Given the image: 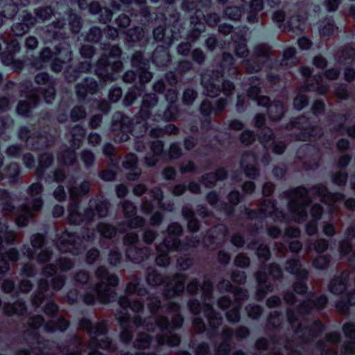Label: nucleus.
<instances>
[{"instance_id": "nucleus-27", "label": "nucleus", "mask_w": 355, "mask_h": 355, "mask_svg": "<svg viewBox=\"0 0 355 355\" xmlns=\"http://www.w3.org/2000/svg\"><path fill=\"white\" fill-rule=\"evenodd\" d=\"M276 208L270 200H264L258 211L246 209L247 218L249 220L263 219L275 214Z\"/></svg>"}, {"instance_id": "nucleus-36", "label": "nucleus", "mask_w": 355, "mask_h": 355, "mask_svg": "<svg viewBox=\"0 0 355 355\" xmlns=\"http://www.w3.org/2000/svg\"><path fill=\"white\" fill-rule=\"evenodd\" d=\"M125 5L134 4L135 6L139 8L141 19L140 21L142 24H146L150 21L154 19L153 15L150 14L148 8H146L143 4L146 0H119Z\"/></svg>"}, {"instance_id": "nucleus-19", "label": "nucleus", "mask_w": 355, "mask_h": 355, "mask_svg": "<svg viewBox=\"0 0 355 355\" xmlns=\"http://www.w3.org/2000/svg\"><path fill=\"white\" fill-rule=\"evenodd\" d=\"M89 288L96 293L98 302L101 304H108L110 302H116L118 298L116 291L110 288L103 281L95 284H90Z\"/></svg>"}, {"instance_id": "nucleus-32", "label": "nucleus", "mask_w": 355, "mask_h": 355, "mask_svg": "<svg viewBox=\"0 0 355 355\" xmlns=\"http://www.w3.org/2000/svg\"><path fill=\"white\" fill-rule=\"evenodd\" d=\"M348 277L343 274L334 277L328 284V289L334 295L342 296L346 291Z\"/></svg>"}, {"instance_id": "nucleus-47", "label": "nucleus", "mask_w": 355, "mask_h": 355, "mask_svg": "<svg viewBox=\"0 0 355 355\" xmlns=\"http://www.w3.org/2000/svg\"><path fill=\"white\" fill-rule=\"evenodd\" d=\"M125 256L127 259H130L131 261L139 263L144 259L146 254L143 248L132 245L127 248Z\"/></svg>"}, {"instance_id": "nucleus-61", "label": "nucleus", "mask_w": 355, "mask_h": 355, "mask_svg": "<svg viewBox=\"0 0 355 355\" xmlns=\"http://www.w3.org/2000/svg\"><path fill=\"white\" fill-rule=\"evenodd\" d=\"M302 267L301 261L298 254L293 256L286 261V270L291 275H293Z\"/></svg>"}, {"instance_id": "nucleus-33", "label": "nucleus", "mask_w": 355, "mask_h": 355, "mask_svg": "<svg viewBox=\"0 0 355 355\" xmlns=\"http://www.w3.org/2000/svg\"><path fill=\"white\" fill-rule=\"evenodd\" d=\"M98 89V85L92 78H85L84 81L76 86V94L80 98L85 99L87 94H94Z\"/></svg>"}, {"instance_id": "nucleus-29", "label": "nucleus", "mask_w": 355, "mask_h": 355, "mask_svg": "<svg viewBox=\"0 0 355 355\" xmlns=\"http://www.w3.org/2000/svg\"><path fill=\"white\" fill-rule=\"evenodd\" d=\"M82 343L79 337L74 334L65 343L60 345L59 349L64 355H82Z\"/></svg>"}, {"instance_id": "nucleus-46", "label": "nucleus", "mask_w": 355, "mask_h": 355, "mask_svg": "<svg viewBox=\"0 0 355 355\" xmlns=\"http://www.w3.org/2000/svg\"><path fill=\"white\" fill-rule=\"evenodd\" d=\"M227 176L224 168H219L216 173H207L202 176V182L207 187H212L216 180H223Z\"/></svg>"}, {"instance_id": "nucleus-25", "label": "nucleus", "mask_w": 355, "mask_h": 355, "mask_svg": "<svg viewBox=\"0 0 355 355\" xmlns=\"http://www.w3.org/2000/svg\"><path fill=\"white\" fill-rule=\"evenodd\" d=\"M37 19L30 12L23 11L21 15V21L15 23L12 26V31L15 35L21 36L28 32L29 29L35 26Z\"/></svg>"}, {"instance_id": "nucleus-18", "label": "nucleus", "mask_w": 355, "mask_h": 355, "mask_svg": "<svg viewBox=\"0 0 355 355\" xmlns=\"http://www.w3.org/2000/svg\"><path fill=\"white\" fill-rule=\"evenodd\" d=\"M108 205L105 201L91 200L89 207L85 210L84 216L79 220H94L105 217L107 214Z\"/></svg>"}, {"instance_id": "nucleus-48", "label": "nucleus", "mask_w": 355, "mask_h": 355, "mask_svg": "<svg viewBox=\"0 0 355 355\" xmlns=\"http://www.w3.org/2000/svg\"><path fill=\"white\" fill-rule=\"evenodd\" d=\"M17 6L11 0H0V15L6 18L12 17L17 12Z\"/></svg>"}, {"instance_id": "nucleus-8", "label": "nucleus", "mask_w": 355, "mask_h": 355, "mask_svg": "<svg viewBox=\"0 0 355 355\" xmlns=\"http://www.w3.org/2000/svg\"><path fill=\"white\" fill-rule=\"evenodd\" d=\"M121 51L116 46H112L108 53H105L98 61L96 73L103 80H114L116 73L122 69V62L118 59Z\"/></svg>"}, {"instance_id": "nucleus-44", "label": "nucleus", "mask_w": 355, "mask_h": 355, "mask_svg": "<svg viewBox=\"0 0 355 355\" xmlns=\"http://www.w3.org/2000/svg\"><path fill=\"white\" fill-rule=\"evenodd\" d=\"M146 281L149 286H155L164 283V277L155 268H148L146 274Z\"/></svg>"}, {"instance_id": "nucleus-2", "label": "nucleus", "mask_w": 355, "mask_h": 355, "mask_svg": "<svg viewBox=\"0 0 355 355\" xmlns=\"http://www.w3.org/2000/svg\"><path fill=\"white\" fill-rule=\"evenodd\" d=\"M55 52H51L49 47L44 48L39 56L33 59H28V64L36 69H42L46 66L54 54L56 58L51 64V69L54 72H59L62 69V64L71 60V52L69 46L65 42H60L55 45ZM21 47L17 40H12L7 43L6 50L1 53L2 62L7 66L11 67L15 71L22 69L24 62L27 60L15 59V56L20 51Z\"/></svg>"}, {"instance_id": "nucleus-16", "label": "nucleus", "mask_w": 355, "mask_h": 355, "mask_svg": "<svg viewBox=\"0 0 355 355\" xmlns=\"http://www.w3.org/2000/svg\"><path fill=\"white\" fill-rule=\"evenodd\" d=\"M297 128L300 132L296 135V139L302 141L315 139L322 135L321 128L318 126L311 127L309 119L304 116L300 118L287 125V128Z\"/></svg>"}, {"instance_id": "nucleus-51", "label": "nucleus", "mask_w": 355, "mask_h": 355, "mask_svg": "<svg viewBox=\"0 0 355 355\" xmlns=\"http://www.w3.org/2000/svg\"><path fill=\"white\" fill-rule=\"evenodd\" d=\"M227 199L230 204H224L223 209L227 215H230L234 211V207L240 202V193L239 191H232L229 193Z\"/></svg>"}, {"instance_id": "nucleus-37", "label": "nucleus", "mask_w": 355, "mask_h": 355, "mask_svg": "<svg viewBox=\"0 0 355 355\" xmlns=\"http://www.w3.org/2000/svg\"><path fill=\"white\" fill-rule=\"evenodd\" d=\"M205 315L209 320L210 327L216 330L223 320L221 315L216 312L210 304H205Z\"/></svg>"}, {"instance_id": "nucleus-38", "label": "nucleus", "mask_w": 355, "mask_h": 355, "mask_svg": "<svg viewBox=\"0 0 355 355\" xmlns=\"http://www.w3.org/2000/svg\"><path fill=\"white\" fill-rule=\"evenodd\" d=\"M325 329L324 324L320 320H314L310 326L303 327L299 324L296 329L297 332H301L303 330L309 331L311 337H317L320 336Z\"/></svg>"}, {"instance_id": "nucleus-35", "label": "nucleus", "mask_w": 355, "mask_h": 355, "mask_svg": "<svg viewBox=\"0 0 355 355\" xmlns=\"http://www.w3.org/2000/svg\"><path fill=\"white\" fill-rule=\"evenodd\" d=\"M161 248L168 250L169 252L174 251L187 250L190 246L187 241H182L178 237L164 240L160 243Z\"/></svg>"}, {"instance_id": "nucleus-6", "label": "nucleus", "mask_w": 355, "mask_h": 355, "mask_svg": "<svg viewBox=\"0 0 355 355\" xmlns=\"http://www.w3.org/2000/svg\"><path fill=\"white\" fill-rule=\"evenodd\" d=\"M35 80L40 87L38 89H22V95L26 98L21 101L17 106V112L21 115H27L39 102L38 92L44 96L47 103H50L55 98L54 80L50 78L46 73H39L36 75Z\"/></svg>"}, {"instance_id": "nucleus-41", "label": "nucleus", "mask_w": 355, "mask_h": 355, "mask_svg": "<svg viewBox=\"0 0 355 355\" xmlns=\"http://www.w3.org/2000/svg\"><path fill=\"white\" fill-rule=\"evenodd\" d=\"M90 182L85 180L82 182L78 186L70 187L69 192L70 198L74 200L78 198L85 196L90 189Z\"/></svg>"}, {"instance_id": "nucleus-50", "label": "nucleus", "mask_w": 355, "mask_h": 355, "mask_svg": "<svg viewBox=\"0 0 355 355\" xmlns=\"http://www.w3.org/2000/svg\"><path fill=\"white\" fill-rule=\"evenodd\" d=\"M153 341V336L146 332L139 334L133 343V347L137 349H146L150 347Z\"/></svg>"}, {"instance_id": "nucleus-42", "label": "nucleus", "mask_w": 355, "mask_h": 355, "mask_svg": "<svg viewBox=\"0 0 355 355\" xmlns=\"http://www.w3.org/2000/svg\"><path fill=\"white\" fill-rule=\"evenodd\" d=\"M168 332V334L157 337V343L159 345H164L166 343L168 346L171 347H178L181 343V337L179 334L173 332V331H166Z\"/></svg>"}, {"instance_id": "nucleus-4", "label": "nucleus", "mask_w": 355, "mask_h": 355, "mask_svg": "<svg viewBox=\"0 0 355 355\" xmlns=\"http://www.w3.org/2000/svg\"><path fill=\"white\" fill-rule=\"evenodd\" d=\"M220 71H213L211 74L205 73L201 76V83L207 96L214 97L220 92L227 96L234 89V85L230 81L223 80V76L227 73L228 76H236L239 73L234 65V59L230 53H224L220 64Z\"/></svg>"}, {"instance_id": "nucleus-11", "label": "nucleus", "mask_w": 355, "mask_h": 355, "mask_svg": "<svg viewBox=\"0 0 355 355\" xmlns=\"http://www.w3.org/2000/svg\"><path fill=\"white\" fill-rule=\"evenodd\" d=\"M288 198L289 211L299 219L306 216V207L311 202L308 190L303 187H297L290 191Z\"/></svg>"}, {"instance_id": "nucleus-56", "label": "nucleus", "mask_w": 355, "mask_h": 355, "mask_svg": "<svg viewBox=\"0 0 355 355\" xmlns=\"http://www.w3.org/2000/svg\"><path fill=\"white\" fill-rule=\"evenodd\" d=\"M330 261V254H318L313 259L312 266L318 270H325L328 268Z\"/></svg>"}, {"instance_id": "nucleus-54", "label": "nucleus", "mask_w": 355, "mask_h": 355, "mask_svg": "<svg viewBox=\"0 0 355 355\" xmlns=\"http://www.w3.org/2000/svg\"><path fill=\"white\" fill-rule=\"evenodd\" d=\"M101 235L105 239H112L116 236L117 230L110 223H96Z\"/></svg>"}, {"instance_id": "nucleus-60", "label": "nucleus", "mask_w": 355, "mask_h": 355, "mask_svg": "<svg viewBox=\"0 0 355 355\" xmlns=\"http://www.w3.org/2000/svg\"><path fill=\"white\" fill-rule=\"evenodd\" d=\"M178 128L174 124H168L164 128H153L150 130V135L155 137H159L165 134H175L178 132Z\"/></svg>"}, {"instance_id": "nucleus-31", "label": "nucleus", "mask_w": 355, "mask_h": 355, "mask_svg": "<svg viewBox=\"0 0 355 355\" xmlns=\"http://www.w3.org/2000/svg\"><path fill=\"white\" fill-rule=\"evenodd\" d=\"M256 163L257 157L253 153H246L242 157L241 165L247 177L255 178L259 175L258 169L255 166Z\"/></svg>"}, {"instance_id": "nucleus-15", "label": "nucleus", "mask_w": 355, "mask_h": 355, "mask_svg": "<svg viewBox=\"0 0 355 355\" xmlns=\"http://www.w3.org/2000/svg\"><path fill=\"white\" fill-rule=\"evenodd\" d=\"M187 279L188 276L186 274L182 272L175 273L172 277L174 284H171L170 282H167L164 285L162 291L163 298L169 300L182 296L185 291Z\"/></svg>"}, {"instance_id": "nucleus-30", "label": "nucleus", "mask_w": 355, "mask_h": 355, "mask_svg": "<svg viewBox=\"0 0 355 355\" xmlns=\"http://www.w3.org/2000/svg\"><path fill=\"white\" fill-rule=\"evenodd\" d=\"M150 195L154 198L153 202L148 200L145 201L141 207L144 212L146 214L153 213L155 207L166 209L162 203L163 193L159 188L153 189L150 191Z\"/></svg>"}, {"instance_id": "nucleus-52", "label": "nucleus", "mask_w": 355, "mask_h": 355, "mask_svg": "<svg viewBox=\"0 0 355 355\" xmlns=\"http://www.w3.org/2000/svg\"><path fill=\"white\" fill-rule=\"evenodd\" d=\"M189 347L193 350L195 355L210 354L209 345L205 341H202L198 343L195 340H191L189 344Z\"/></svg>"}, {"instance_id": "nucleus-43", "label": "nucleus", "mask_w": 355, "mask_h": 355, "mask_svg": "<svg viewBox=\"0 0 355 355\" xmlns=\"http://www.w3.org/2000/svg\"><path fill=\"white\" fill-rule=\"evenodd\" d=\"M89 11L92 14L99 13L100 21L106 23L110 21L112 17V12L107 8H102L97 2H93L89 5Z\"/></svg>"}, {"instance_id": "nucleus-12", "label": "nucleus", "mask_w": 355, "mask_h": 355, "mask_svg": "<svg viewBox=\"0 0 355 355\" xmlns=\"http://www.w3.org/2000/svg\"><path fill=\"white\" fill-rule=\"evenodd\" d=\"M85 135V130L80 126L75 125L71 130V139L70 140L71 146L73 148L64 150L61 155L60 159L65 165H72L76 160V150L81 146L83 138Z\"/></svg>"}, {"instance_id": "nucleus-17", "label": "nucleus", "mask_w": 355, "mask_h": 355, "mask_svg": "<svg viewBox=\"0 0 355 355\" xmlns=\"http://www.w3.org/2000/svg\"><path fill=\"white\" fill-rule=\"evenodd\" d=\"M147 148H149V151L144 157L145 164L148 166H153L156 164L163 152V142L157 140L150 145H146L143 141H138L135 144V149L138 152H143Z\"/></svg>"}, {"instance_id": "nucleus-53", "label": "nucleus", "mask_w": 355, "mask_h": 355, "mask_svg": "<svg viewBox=\"0 0 355 355\" xmlns=\"http://www.w3.org/2000/svg\"><path fill=\"white\" fill-rule=\"evenodd\" d=\"M90 68L91 64L89 61L83 62L80 64L78 71L72 69L71 68L68 69L65 71L66 78L69 82L75 81L76 78L79 76V71H87L90 69Z\"/></svg>"}, {"instance_id": "nucleus-64", "label": "nucleus", "mask_w": 355, "mask_h": 355, "mask_svg": "<svg viewBox=\"0 0 355 355\" xmlns=\"http://www.w3.org/2000/svg\"><path fill=\"white\" fill-rule=\"evenodd\" d=\"M352 61H355V49L345 47L340 51L338 62L351 63Z\"/></svg>"}, {"instance_id": "nucleus-22", "label": "nucleus", "mask_w": 355, "mask_h": 355, "mask_svg": "<svg viewBox=\"0 0 355 355\" xmlns=\"http://www.w3.org/2000/svg\"><path fill=\"white\" fill-rule=\"evenodd\" d=\"M153 36L155 40L163 41L167 46H170L175 40H178L180 35V30L173 25L172 27L168 26L163 28L159 26L153 31Z\"/></svg>"}, {"instance_id": "nucleus-14", "label": "nucleus", "mask_w": 355, "mask_h": 355, "mask_svg": "<svg viewBox=\"0 0 355 355\" xmlns=\"http://www.w3.org/2000/svg\"><path fill=\"white\" fill-rule=\"evenodd\" d=\"M269 47L266 44L256 46L250 59L243 61L248 73H252L260 71L263 63L269 58Z\"/></svg>"}, {"instance_id": "nucleus-45", "label": "nucleus", "mask_w": 355, "mask_h": 355, "mask_svg": "<svg viewBox=\"0 0 355 355\" xmlns=\"http://www.w3.org/2000/svg\"><path fill=\"white\" fill-rule=\"evenodd\" d=\"M249 8L248 21L250 23L257 22L259 19L258 12L263 8V0H251Z\"/></svg>"}, {"instance_id": "nucleus-10", "label": "nucleus", "mask_w": 355, "mask_h": 355, "mask_svg": "<svg viewBox=\"0 0 355 355\" xmlns=\"http://www.w3.org/2000/svg\"><path fill=\"white\" fill-rule=\"evenodd\" d=\"M329 89V85L324 80V77L313 76L309 77L305 83V86L300 88L293 101V105L297 110H302L308 104V98L305 94L307 91L316 92L324 94Z\"/></svg>"}, {"instance_id": "nucleus-39", "label": "nucleus", "mask_w": 355, "mask_h": 355, "mask_svg": "<svg viewBox=\"0 0 355 355\" xmlns=\"http://www.w3.org/2000/svg\"><path fill=\"white\" fill-rule=\"evenodd\" d=\"M153 62L158 66L167 64L170 61V56L167 47L158 46L154 51L152 57Z\"/></svg>"}, {"instance_id": "nucleus-1", "label": "nucleus", "mask_w": 355, "mask_h": 355, "mask_svg": "<svg viewBox=\"0 0 355 355\" xmlns=\"http://www.w3.org/2000/svg\"><path fill=\"white\" fill-rule=\"evenodd\" d=\"M166 100L170 103L164 112L160 110L157 103V98L155 94H146L141 107V121H137L132 127L131 119L121 112H116L113 116L112 123V136L115 141H125L129 139V134L137 137L142 136L147 130L149 121H172L178 116V107L175 103L178 100V92L170 89L166 94Z\"/></svg>"}, {"instance_id": "nucleus-3", "label": "nucleus", "mask_w": 355, "mask_h": 355, "mask_svg": "<svg viewBox=\"0 0 355 355\" xmlns=\"http://www.w3.org/2000/svg\"><path fill=\"white\" fill-rule=\"evenodd\" d=\"M35 12L37 18L44 22L52 20L51 24L45 28V35L43 36L45 42H51V38L56 40L66 33L67 29L71 30L73 33H78L80 29V19L65 6L58 7L56 11H53L49 6L40 8L36 9Z\"/></svg>"}, {"instance_id": "nucleus-40", "label": "nucleus", "mask_w": 355, "mask_h": 355, "mask_svg": "<svg viewBox=\"0 0 355 355\" xmlns=\"http://www.w3.org/2000/svg\"><path fill=\"white\" fill-rule=\"evenodd\" d=\"M125 291L129 295L137 294L139 296L144 297L148 294V289L139 281L129 282L126 284Z\"/></svg>"}, {"instance_id": "nucleus-9", "label": "nucleus", "mask_w": 355, "mask_h": 355, "mask_svg": "<svg viewBox=\"0 0 355 355\" xmlns=\"http://www.w3.org/2000/svg\"><path fill=\"white\" fill-rule=\"evenodd\" d=\"M260 82L257 77L250 78V87L248 91V96L252 100H255L257 104L261 106H268V114L272 120H279L284 112V107L282 102L275 101L270 103V99L266 96H259L260 92Z\"/></svg>"}, {"instance_id": "nucleus-49", "label": "nucleus", "mask_w": 355, "mask_h": 355, "mask_svg": "<svg viewBox=\"0 0 355 355\" xmlns=\"http://www.w3.org/2000/svg\"><path fill=\"white\" fill-rule=\"evenodd\" d=\"M261 269H267L268 275H270L274 280H281L283 278V271L280 266L276 263L272 262L269 264L262 263L260 265Z\"/></svg>"}, {"instance_id": "nucleus-5", "label": "nucleus", "mask_w": 355, "mask_h": 355, "mask_svg": "<svg viewBox=\"0 0 355 355\" xmlns=\"http://www.w3.org/2000/svg\"><path fill=\"white\" fill-rule=\"evenodd\" d=\"M42 191V186L40 183L31 184L28 190V194L32 198L31 202H28L20 208L15 209L12 205V199L10 194L3 189H0V207L6 214H14L17 216L16 222H25L32 218L35 211L41 209L43 201L40 197H36Z\"/></svg>"}, {"instance_id": "nucleus-28", "label": "nucleus", "mask_w": 355, "mask_h": 355, "mask_svg": "<svg viewBox=\"0 0 355 355\" xmlns=\"http://www.w3.org/2000/svg\"><path fill=\"white\" fill-rule=\"evenodd\" d=\"M19 135L21 139L26 140L34 148L47 146L50 144V141H46V136L42 135L35 136V134L31 133L26 128H21Z\"/></svg>"}, {"instance_id": "nucleus-24", "label": "nucleus", "mask_w": 355, "mask_h": 355, "mask_svg": "<svg viewBox=\"0 0 355 355\" xmlns=\"http://www.w3.org/2000/svg\"><path fill=\"white\" fill-rule=\"evenodd\" d=\"M240 33L234 32L231 36L232 47L234 49L236 55L241 58H245L248 55V50L246 46L245 34L247 30L239 31Z\"/></svg>"}, {"instance_id": "nucleus-58", "label": "nucleus", "mask_w": 355, "mask_h": 355, "mask_svg": "<svg viewBox=\"0 0 355 355\" xmlns=\"http://www.w3.org/2000/svg\"><path fill=\"white\" fill-rule=\"evenodd\" d=\"M293 289L299 295H306L308 297H315V293L309 291L307 282H295L293 284Z\"/></svg>"}, {"instance_id": "nucleus-21", "label": "nucleus", "mask_w": 355, "mask_h": 355, "mask_svg": "<svg viewBox=\"0 0 355 355\" xmlns=\"http://www.w3.org/2000/svg\"><path fill=\"white\" fill-rule=\"evenodd\" d=\"M259 139L264 148H271L272 151L276 154H282L285 150V145L283 142H275L274 134L269 128H264L259 133Z\"/></svg>"}, {"instance_id": "nucleus-7", "label": "nucleus", "mask_w": 355, "mask_h": 355, "mask_svg": "<svg viewBox=\"0 0 355 355\" xmlns=\"http://www.w3.org/2000/svg\"><path fill=\"white\" fill-rule=\"evenodd\" d=\"M78 327L86 331L90 337L88 347L109 350L112 345V339L107 336L109 327L107 321L102 320L96 323L91 318L83 317L78 322Z\"/></svg>"}, {"instance_id": "nucleus-26", "label": "nucleus", "mask_w": 355, "mask_h": 355, "mask_svg": "<svg viewBox=\"0 0 355 355\" xmlns=\"http://www.w3.org/2000/svg\"><path fill=\"white\" fill-rule=\"evenodd\" d=\"M183 323L184 317L180 313L174 315L171 320L166 316H163L157 321V325L162 331L178 330L182 328Z\"/></svg>"}, {"instance_id": "nucleus-62", "label": "nucleus", "mask_w": 355, "mask_h": 355, "mask_svg": "<svg viewBox=\"0 0 355 355\" xmlns=\"http://www.w3.org/2000/svg\"><path fill=\"white\" fill-rule=\"evenodd\" d=\"M80 160L83 162L85 168L89 169L94 165L95 155L92 150L85 149L81 152Z\"/></svg>"}, {"instance_id": "nucleus-57", "label": "nucleus", "mask_w": 355, "mask_h": 355, "mask_svg": "<svg viewBox=\"0 0 355 355\" xmlns=\"http://www.w3.org/2000/svg\"><path fill=\"white\" fill-rule=\"evenodd\" d=\"M296 51L293 47L287 48L283 54V58L280 62L281 66H292L297 62L295 57Z\"/></svg>"}, {"instance_id": "nucleus-59", "label": "nucleus", "mask_w": 355, "mask_h": 355, "mask_svg": "<svg viewBox=\"0 0 355 355\" xmlns=\"http://www.w3.org/2000/svg\"><path fill=\"white\" fill-rule=\"evenodd\" d=\"M157 255L155 258V263L159 267H166L170 264L169 252L165 248H161L159 244L157 247Z\"/></svg>"}, {"instance_id": "nucleus-20", "label": "nucleus", "mask_w": 355, "mask_h": 355, "mask_svg": "<svg viewBox=\"0 0 355 355\" xmlns=\"http://www.w3.org/2000/svg\"><path fill=\"white\" fill-rule=\"evenodd\" d=\"M311 190L314 195L320 198L322 202L327 205L331 209H333L336 205L343 199V195L340 193H332L328 191L326 186L318 184L314 185Z\"/></svg>"}, {"instance_id": "nucleus-13", "label": "nucleus", "mask_w": 355, "mask_h": 355, "mask_svg": "<svg viewBox=\"0 0 355 355\" xmlns=\"http://www.w3.org/2000/svg\"><path fill=\"white\" fill-rule=\"evenodd\" d=\"M202 20H205L209 26H214L218 22L219 17L216 13L205 16L199 9H197L195 16L191 17V24L193 25V27L187 38L190 42H195L200 33L204 31L205 25Z\"/></svg>"}, {"instance_id": "nucleus-23", "label": "nucleus", "mask_w": 355, "mask_h": 355, "mask_svg": "<svg viewBox=\"0 0 355 355\" xmlns=\"http://www.w3.org/2000/svg\"><path fill=\"white\" fill-rule=\"evenodd\" d=\"M133 67L137 68V74L139 76L140 82L147 83L152 78V74L148 71V61L143 59L141 52H136L132 58Z\"/></svg>"}, {"instance_id": "nucleus-34", "label": "nucleus", "mask_w": 355, "mask_h": 355, "mask_svg": "<svg viewBox=\"0 0 355 355\" xmlns=\"http://www.w3.org/2000/svg\"><path fill=\"white\" fill-rule=\"evenodd\" d=\"M353 306H355V289L346 291L335 304L336 309L341 313L347 312Z\"/></svg>"}, {"instance_id": "nucleus-55", "label": "nucleus", "mask_w": 355, "mask_h": 355, "mask_svg": "<svg viewBox=\"0 0 355 355\" xmlns=\"http://www.w3.org/2000/svg\"><path fill=\"white\" fill-rule=\"evenodd\" d=\"M241 305L238 302L235 306L227 310L225 313V318L228 322L236 324L241 320Z\"/></svg>"}, {"instance_id": "nucleus-63", "label": "nucleus", "mask_w": 355, "mask_h": 355, "mask_svg": "<svg viewBox=\"0 0 355 355\" xmlns=\"http://www.w3.org/2000/svg\"><path fill=\"white\" fill-rule=\"evenodd\" d=\"M44 313L50 318L58 317L59 306L53 300L47 302L42 308Z\"/></svg>"}]
</instances>
